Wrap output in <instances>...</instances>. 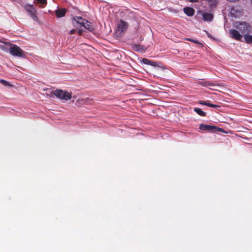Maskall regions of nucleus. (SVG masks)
<instances>
[{
    "instance_id": "1",
    "label": "nucleus",
    "mask_w": 252,
    "mask_h": 252,
    "mask_svg": "<svg viewBox=\"0 0 252 252\" xmlns=\"http://www.w3.org/2000/svg\"><path fill=\"white\" fill-rule=\"evenodd\" d=\"M233 26L243 35L250 32L252 30L251 26L246 22H235L233 24Z\"/></svg>"
},
{
    "instance_id": "2",
    "label": "nucleus",
    "mask_w": 252,
    "mask_h": 252,
    "mask_svg": "<svg viewBox=\"0 0 252 252\" xmlns=\"http://www.w3.org/2000/svg\"><path fill=\"white\" fill-rule=\"evenodd\" d=\"M53 94L58 98L66 101L70 100L72 97L71 94L61 90H56L53 92Z\"/></svg>"
},
{
    "instance_id": "3",
    "label": "nucleus",
    "mask_w": 252,
    "mask_h": 252,
    "mask_svg": "<svg viewBox=\"0 0 252 252\" xmlns=\"http://www.w3.org/2000/svg\"><path fill=\"white\" fill-rule=\"evenodd\" d=\"M8 51L13 56L19 57L24 56V52L17 45L11 44Z\"/></svg>"
},
{
    "instance_id": "4",
    "label": "nucleus",
    "mask_w": 252,
    "mask_h": 252,
    "mask_svg": "<svg viewBox=\"0 0 252 252\" xmlns=\"http://www.w3.org/2000/svg\"><path fill=\"white\" fill-rule=\"evenodd\" d=\"M127 28V23L122 20L120 21L117 25V28L116 31L117 36H121L122 34L126 31Z\"/></svg>"
},
{
    "instance_id": "5",
    "label": "nucleus",
    "mask_w": 252,
    "mask_h": 252,
    "mask_svg": "<svg viewBox=\"0 0 252 252\" xmlns=\"http://www.w3.org/2000/svg\"><path fill=\"white\" fill-rule=\"evenodd\" d=\"M229 15L232 18H239L242 15V10L239 6H232L230 9Z\"/></svg>"
},
{
    "instance_id": "6",
    "label": "nucleus",
    "mask_w": 252,
    "mask_h": 252,
    "mask_svg": "<svg viewBox=\"0 0 252 252\" xmlns=\"http://www.w3.org/2000/svg\"><path fill=\"white\" fill-rule=\"evenodd\" d=\"M25 9L34 20L38 21V18L36 15V10L33 5L27 4L25 5Z\"/></svg>"
},
{
    "instance_id": "7",
    "label": "nucleus",
    "mask_w": 252,
    "mask_h": 252,
    "mask_svg": "<svg viewBox=\"0 0 252 252\" xmlns=\"http://www.w3.org/2000/svg\"><path fill=\"white\" fill-rule=\"evenodd\" d=\"M229 34L231 38L237 40H241L242 38V34L240 32L235 29H231L229 31Z\"/></svg>"
},
{
    "instance_id": "8",
    "label": "nucleus",
    "mask_w": 252,
    "mask_h": 252,
    "mask_svg": "<svg viewBox=\"0 0 252 252\" xmlns=\"http://www.w3.org/2000/svg\"><path fill=\"white\" fill-rule=\"evenodd\" d=\"M197 13L202 16V19L204 21L211 22L213 19V15L210 13L199 10Z\"/></svg>"
},
{
    "instance_id": "9",
    "label": "nucleus",
    "mask_w": 252,
    "mask_h": 252,
    "mask_svg": "<svg viewBox=\"0 0 252 252\" xmlns=\"http://www.w3.org/2000/svg\"><path fill=\"white\" fill-rule=\"evenodd\" d=\"M11 44L8 42H4L0 40V49L5 52L9 50Z\"/></svg>"
},
{
    "instance_id": "10",
    "label": "nucleus",
    "mask_w": 252,
    "mask_h": 252,
    "mask_svg": "<svg viewBox=\"0 0 252 252\" xmlns=\"http://www.w3.org/2000/svg\"><path fill=\"white\" fill-rule=\"evenodd\" d=\"M132 48L134 50L140 52H143L146 50V48L141 45L134 44L132 46Z\"/></svg>"
},
{
    "instance_id": "11",
    "label": "nucleus",
    "mask_w": 252,
    "mask_h": 252,
    "mask_svg": "<svg viewBox=\"0 0 252 252\" xmlns=\"http://www.w3.org/2000/svg\"><path fill=\"white\" fill-rule=\"evenodd\" d=\"M184 12L188 16H192L194 15L195 11L192 8L187 7L184 8Z\"/></svg>"
},
{
    "instance_id": "12",
    "label": "nucleus",
    "mask_w": 252,
    "mask_h": 252,
    "mask_svg": "<svg viewBox=\"0 0 252 252\" xmlns=\"http://www.w3.org/2000/svg\"><path fill=\"white\" fill-rule=\"evenodd\" d=\"M199 128L202 130H212L216 128V127L201 124L200 125Z\"/></svg>"
},
{
    "instance_id": "13",
    "label": "nucleus",
    "mask_w": 252,
    "mask_h": 252,
    "mask_svg": "<svg viewBox=\"0 0 252 252\" xmlns=\"http://www.w3.org/2000/svg\"><path fill=\"white\" fill-rule=\"evenodd\" d=\"M66 13V10L65 9H58L56 11V14L58 18L63 17Z\"/></svg>"
},
{
    "instance_id": "14",
    "label": "nucleus",
    "mask_w": 252,
    "mask_h": 252,
    "mask_svg": "<svg viewBox=\"0 0 252 252\" xmlns=\"http://www.w3.org/2000/svg\"><path fill=\"white\" fill-rule=\"evenodd\" d=\"M244 39L248 44H252V35L246 33L244 35Z\"/></svg>"
},
{
    "instance_id": "15",
    "label": "nucleus",
    "mask_w": 252,
    "mask_h": 252,
    "mask_svg": "<svg viewBox=\"0 0 252 252\" xmlns=\"http://www.w3.org/2000/svg\"><path fill=\"white\" fill-rule=\"evenodd\" d=\"M74 20L76 21V22L80 24L81 26L83 27L85 23L86 22V20L85 19L82 18L81 17H76Z\"/></svg>"
},
{
    "instance_id": "16",
    "label": "nucleus",
    "mask_w": 252,
    "mask_h": 252,
    "mask_svg": "<svg viewBox=\"0 0 252 252\" xmlns=\"http://www.w3.org/2000/svg\"><path fill=\"white\" fill-rule=\"evenodd\" d=\"M142 62L145 64L150 65L153 66H157L156 63L155 62H152L151 61L146 58L142 59Z\"/></svg>"
},
{
    "instance_id": "17",
    "label": "nucleus",
    "mask_w": 252,
    "mask_h": 252,
    "mask_svg": "<svg viewBox=\"0 0 252 252\" xmlns=\"http://www.w3.org/2000/svg\"><path fill=\"white\" fill-rule=\"evenodd\" d=\"M85 29H88V30L91 31L93 30V28L92 26L91 23L86 20V22L85 23V24L83 26Z\"/></svg>"
},
{
    "instance_id": "18",
    "label": "nucleus",
    "mask_w": 252,
    "mask_h": 252,
    "mask_svg": "<svg viewBox=\"0 0 252 252\" xmlns=\"http://www.w3.org/2000/svg\"><path fill=\"white\" fill-rule=\"evenodd\" d=\"M210 7L215 6L219 2V0H206Z\"/></svg>"
},
{
    "instance_id": "19",
    "label": "nucleus",
    "mask_w": 252,
    "mask_h": 252,
    "mask_svg": "<svg viewBox=\"0 0 252 252\" xmlns=\"http://www.w3.org/2000/svg\"><path fill=\"white\" fill-rule=\"evenodd\" d=\"M194 111L201 116H205L206 113L200 108H194Z\"/></svg>"
},
{
    "instance_id": "20",
    "label": "nucleus",
    "mask_w": 252,
    "mask_h": 252,
    "mask_svg": "<svg viewBox=\"0 0 252 252\" xmlns=\"http://www.w3.org/2000/svg\"><path fill=\"white\" fill-rule=\"evenodd\" d=\"M0 83H1L4 86H8V87L11 86V85L8 82H7V81L3 80V79L0 80Z\"/></svg>"
},
{
    "instance_id": "21",
    "label": "nucleus",
    "mask_w": 252,
    "mask_h": 252,
    "mask_svg": "<svg viewBox=\"0 0 252 252\" xmlns=\"http://www.w3.org/2000/svg\"><path fill=\"white\" fill-rule=\"evenodd\" d=\"M206 105H207L208 106H209V107H220L218 105L210 103L209 102V101H206Z\"/></svg>"
},
{
    "instance_id": "22",
    "label": "nucleus",
    "mask_w": 252,
    "mask_h": 252,
    "mask_svg": "<svg viewBox=\"0 0 252 252\" xmlns=\"http://www.w3.org/2000/svg\"><path fill=\"white\" fill-rule=\"evenodd\" d=\"M185 39L187 40L192 42L193 43H196V44H199L200 45L202 46V44L201 43H200L198 41H197V40H194V39H191V38H186Z\"/></svg>"
},
{
    "instance_id": "23",
    "label": "nucleus",
    "mask_w": 252,
    "mask_h": 252,
    "mask_svg": "<svg viewBox=\"0 0 252 252\" xmlns=\"http://www.w3.org/2000/svg\"><path fill=\"white\" fill-rule=\"evenodd\" d=\"M205 86L210 89H212L211 88H210L211 86H213L214 85L211 84V83H208V82H207L206 83V85Z\"/></svg>"
},
{
    "instance_id": "24",
    "label": "nucleus",
    "mask_w": 252,
    "mask_h": 252,
    "mask_svg": "<svg viewBox=\"0 0 252 252\" xmlns=\"http://www.w3.org/2000/svg\"><path fill=\"white\" fill-rule=\"evenodd\" d=\"M41 4H45L46 3V0H37Z\"/></svg>"
},
{
    "instance_id": "25",
    "label": "nucleus",
    "mask_w": 252,
    "mask_h": 252,
    "mask_svg": "<svg viewBox=\"0 0 252 252\" xmlns=\"http://www.w3.org/2000/svg\"><path fill=\"white\" fill-rule=\"evenodd\" d=\"M199 103L200 104H202V105H206V101L200 100V101H199Z\"/></svg>"
},
{
    "instance_id": "26",
    "label": "nucleus",
    "mask_w": 252,
    "mask_h": 252,
    "mask_svg": "<svg viewBox=\"0 0 252 252\" xmlns=\"http://www.w3.org/2000/svg\"><path fill=\"white\" fill-rule=\"evenodd\" d=\"M217 129H218V131L222 132H224V130L222 128H218Z\"/></svg>"
},
{
    "instance_id": "27",
    "label": "nucleus",
    "mask_w": 252,
    "mask_h": 252,
    "mask_svg": "<svg viewBox=\"0 0 252 252\" xmlns=\"http://www.w3.org/2000/svg\"><path fill=\"white\" fill-rule=\"evenodd\" d=\"M75 32H76V30H75L73 29V30H71V31H70V33L71 34H73V33H75Z\"/></svg>"
},
{
    "instance_id": "28",
    "label": "nucleus",
    "mask_w": 252,
    "mask_h": 252,
    "mask_svg": "<svg viewBox=\"0 0 252 252\" xmlns=\"http://www.w3.org/2000/svg\"><path fill=\"white\" fill-rule=\"evenodd\" d=\"M207 35H208V36L209 37V38H212V36H211V35L208 33H207Z\"/></svg>"
},
{
    "instance_id": "29",
    "label": "nucleus",
    "mask_w": 252,
    "mask_h": 252,
    "mask_svg": "<svg viewBox=\"0 0 252 252\" xmlns=\"http://www.w3.org/2000/svg\"><path fill=\"white\" fill-rule=\"evenodd\" d=\"M78 34H80V35H81L82 34V32L81 30H79L78 31Z\"/></svg>"
},
{
    "instance_id": "30",
    "label": "nucleus",
    "mask_w": 252,
    "mask_h": 252,
    "mask_svg": "<svg viewBox=\"0 0 252 252\" xmlns=\"http://www.w3.org/2000/svg\"><path fill=\"white\" fill-rule=\"evenodd\" d=\"M198 0H190V1L191 2H196Z\"/></svg>"
}]
</instances>
